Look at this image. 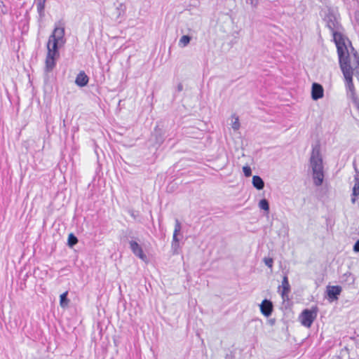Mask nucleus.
Masks as SVG:
<instances>
[{"mask_svg":"<svg viewBox=\"0 0 359 359\" xmlns=\"http://www.w3.org/2000/svg\"><path fill=\"white\" fill-rule=\"evenodd\" d=\"M46 0H37L36 7L39 17L43 18L45 15L44 9Z\"/></svg>","mask_w":359,"mask_h":359,"instance_id":"nucleus-14","label":"nucleus"},{"mask_svg":"<svg viewBox=\"0 0 359 359\" xmlns=\"http://www.w3.org/2000/svg\"><path fill=\"white\" fill-rule=\"evenodd\" d=\"M310 165L313 171V178L315 185H321L324 179V173L323 159L320 156V149L318 147H314L312 150Z\"/></svg>","mask_w":359,"mask_h":359,"instance_id":"nucleus-3","label":"nucleus"},{"mask_svg":"<svg viewBox=\"0 0 359 359\" xmlns=\"http://www.w3.org/2000/svg\"><path fill=\"white\" fill-rule=\"evenodd\" d=\"M190 41L191 37L189 36L184 35L180 38L179 45L182 47H185L189 43Z\"/></svg>","mask_w":359,"mask_h":359,"instance_id":"nucleus-18","label":"nucleus"},{"mask_svg":"<svg viewBox=\"0 0 359 359\" xmlns=\"http://www.w3.org/2000/svg\"><path fill=\"white\" fill-rule=\"evenodd\" d=\"M327 27L331 30L334 41L337 48L338 55L348 53L347 48L345 44V39L341 33V25L337 18L333 15H328L325 19Z\"/></svg>","mask_w":359,"mask_h":359,"instance_id":"nucleus-2","label":"nucleus"},{"mask_svg":"<svg viewBox=\"0 0 359 359\" xmlns=\"http://www.w3.org/2000/svg\"><path fill=\"white\" fill-rule=\"evenodd\" d=\"M246 2L249 4H250L252 8L253 9H255V8H257V6L259 5V0H246Z\"/></svg>","mask_w":359,"mask_h":359,"instance_id":"nucleus-23","label":"nucleus"},{"mask_svg":"<svg viewBox=\"0 0 359 359\" xmlns=\"http://www.w3.org/2000/svg\"><path fill=\"white\" fill-rule=\"evenodd\" d=\"M263 261L267 266H269L270 269H272L273 263V260L272 258L264 257Z\"/></svg>","mask_w":359,"mask_h":359,"instance_id":"nucleus-22","label":"nucleus"},{"mask_svg":"<svg viewBox=\"0 0 359 359\" xmlns=\"http://www.w3.org/2000/svg\"><path fill=\"white\" fill-rule=\"evenodd\" d=\"M258 206L260 209L264 210L266 212L269 210V204L266 199L264 198L260 200L259 202Z\"/></svg>","mask_w":359,"mask_h":359,"instance_id":"nucleus-17","label":"nucleus"},{"mask_svg":"<svg viewBox=\"0 0 359 359\" xmlns=\"http://www.w3.org/2000/svg\"><path fill=\"white\" fill-rule=\"evenodd\" d=\"M88 77L84 72H81L76 76L75 83L80 87H83L88 84Z\"/></svg>","mask_w":359,"mask_h":359,"instance_id":"nucleus-11","label":"nucleus"},{"mask_svg":"<svg viewBox=\"0 0 359 359\" xmlns=\"http://www.w3.org/2000/svg\"><path fill=\"white\" fill-rule=\"evenodd\" d=\"M339 59L340 67L346 82V86L348 90L353 93L354 88L352 81L353 68L349 64L348 53L339 55Z\"/></svg>","mask_w":359,"mask_h":359,"instance_id":"nucleus-4","label":"nucleus"},{"mask_svg":"<svg viewBox=\"0 0 359 359\" xmlns=\"http://www.w3.org/2000/svg\"><path fill=\"white\" fill-rule=\"evenodd\" d=\"M130 247L133 254L137 257L143 261L147 260V256L144 254L142 247L136 241H130Z\"/></svg>","mask_w":359,"mask_h":359,"instance_id":"nucleus-7","label":"nucleus"},{"mask_svg":"<svg viewBox=\"0 0 359 359\" xmlns=\"http://www.w3.org/2000/svg\"><path fill=\"white\" fill-rule=\"evenodd\" d=\"M317 316V309L313 308L311 310L305 309L299 316L301 323L306 327H310Z\"/></svg>","mask_w":359,"mask_h":359,"instance_id":"nucleus-5","label":"nucleus"},{"mask_svg":"<svg viewBox=\"0 0 359 359\" xmlns=\"http://www.w3.org/2000/svg\"><path fill=\"white\" fill-rule=\"evenodd\" d=\"M243 171L245 177H250L252 175L251 168L248 165L243 166Z\"/></svg>","mask_w":359,"mask_h":359,"instance_id":"nucleus-21","label":"nucleus"},{"mask_svg":"<svg viewBox=\"0 0 359 359\" xmlns=\"http://www.w3.org/2000/svg\"><path fill=\"white\" fill-rule=\"evenodd\" d=\"M252 184L258 190H261L264 187V182L263 180L257 175H255L252 177Z\"/></svg>","mask_w":359,"mask_h":359,"instance_id":"nucleus-13","label":"nucleus"},{"mask_svg":"<svg viewBox=\"0 0 359 359\" xmlns=\"http://www.w3.org/2000/svg\"><path fill=\"white\" fill-rule=\"evenodd\" d=\"M324 95L323 86L317 83H313L311 88V97L313 100H318Z\"/></svg>","mask_w":359,"mask_h":359,"instance_id":"nucleus-8","label":"nucleus"},{"mask_svg":"<svg viewBox=\"0 0 359 359\" xmlns=\"http://www.w3.org/2000/svg\"><path fill=\"white\" fill-rule=\"evenodd\" d=\"M353 250L354 252H359V240L355 242Z\"/></svg>","mask_w":359,"mask_h":359,"instance_id":"nucleus-24","label":"nucleus"},{"mask_svg":"<svg viewBox=\"0 0 359 359\" xmlns=\"http://www.w3.org/2000/svg\"><path fill=\"white\" fill-rule=\"evenodd\" d=\"M78 243V239L72 233H70L68 237V245L70 247L74 246Z\"/></svg>","mask_w":359,"mask_h":359,"instance_id":"nucleus-20","label":"nucleus"},{"mask_svg":"<svg viewBox=\"0 0 359 359\" xmlns=\"http://www.w3.org/2000/svg\"><path fill=\"white\" fill-rule=\"evenodd\" d=\"M356 17H358L359 18V12L356 13Z\"/></svg>","mask_w":359,"mask_h":359,"instance_id":"nucleus-26","label":"nucleus"},{"mask_svg":"<svg viewBox=\"0 0 359 359\" xmlns=\"http://www.w3.org/2000/svg\"><path fill=\"white\" fill-rule=\"evenodd\" d=\"M281 287L283 288L281 296L283 299H285V297H287V294L290 290V286L286 276H285L283 278Z\"/></svg>","mask_w":359,"mask_h":359,"instance_id":"nucleus-12","label":"nucleus"},{"mask_svg":"<svg viewBox=\"0 0 359 359\" xmlns=\"http://www.w3.org/2000/svg\"><path fill=\"white\" fill-rule=\"evenodd\" d=\"M356 175H355V184L353 188V196H359V172L355 168Z\"/></svg>","mask_w":359,"mask_h":359,"instance_id":"nucleus-15","label":"nucleus"},{"mask_svg":"<svg viewBox=\"0 0 359 359\" xmlns=\"http://www.w3.org/2000/svg\"><path fill=\"white\" fill-rule=\"evenodd\" d=\"M341 292V287L340 286H329L327 289V295L332 300L337 299Z\"/></svg>","mask_w":359,"mask_h":359,"instance_id":"nucleus-10","label":"nucleus"},{"mask_svg":"<svg viewBox=\"0 0 359 359\" xmlns=\"http://www.w3.org/2000/svg\"><path fill=\"white\" fill-rule=\"evenodd\" d=\"M356 197H357V196H353V197H352V198H351V201H352V203H354L355 202V200H356V198H356Z\"/></svg>","mask_w":359,"mask_h":359,"instance_id":"nucleus-25","label":"nucleus"},{"mask_svg":"<svg viewBox=\"0 0 359 359\" xmlns=\"http://www.w3.org/2000/svg\"><path fill=\"white\" fill-rule=\"evenodd\" d=\"M65 27L55 26L47 42V55L46 57V72H50L55 66V60L59 57V48L63 46L66 42L65 38Z\"/></svg>","mask_w":359,"mask_h":359,"instance_id":"nucleus-1","label":"nucleus"},{"mask_svg":"<svg viewBox=\"0 0 359 359\" xmlns=\"http://www.w3.org/2000/svg\"><path fill=\"white\" fill-rule=\"evenodd\" d=\"M260 310L264 316H265L266 317H269V316H271L273 311L272 303L267 299L263 300L262 304H260Z\"/></svg>","mask_w":359,"mask_h":359,"instance_id":"nucleus-9","label":"nucleus"},{"mask_svg":"<svg viewBox=\"0 0 359 359\" xmlns=\"http://www.w3.org/2000/svg\"><path fill=\"white\" fill-rule=\"evenodd\" d=\"M232 119H233L234 121H232L231 127L234 130H238L240 128L238 117L233 115L232 116Z\"/></svg>","mask_w":359,"mask_h":359,"instance_id":"nucleus-19","label":"nucleus"},{"mask_svg":"<svg viewBox=\"0 0 359 359\" xmlns=\"http://www.w3.org/2000/svg\"><path fill=\"white\" fill-rule=\"evenodd\" d=\"M182 229L181 223L180 221L176 219H175V229L173 232V236H172V249L174 254L178 253V249L180 247L179 244V239L177 238V235L180 233Z\"/></svg>","mask_w":359,"mask_h":359,"instance_id":"nucleus-6","label":"nucleus"},{"mask_svg":"<svg viewBox=\"0 0 359 359\" xmlns=\"http://www.w3.org/2000/svg\"><path fill=\"white\" fill-rule=\"evenodd\" d=\"M68 292L66 291L60 296V305L62 308L65 309L68 306L69 300L67 299Z\"/></svg>","mask_w":359,"mask_h":359,"instance_id":"nucleus-16","label":"nucleus"}]
</instances>
